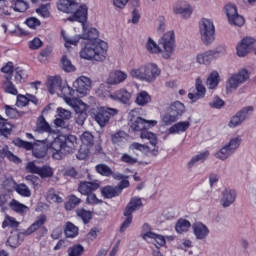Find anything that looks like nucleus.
I'll use <instances>...</instances> for the list:
<instances>
[{
  "instance_id": "obj_10",
  "label": "nucleus",
  "mask_w": 256,
  "mask_h": 256,
  "mask_svg": "<svg viewBox=\"0 0 256 256\" xmlns=\"http://www.w3.org/2000/svg\"><path fill=\"white\" fill-rule=\"evenodd\" d=\"M243 142V139L241 136H235L230 138V140L215 153L216 159H220V161H227L231 155H234V153L241 147V143Z\"/></svg>"
},
{
  "instance_id": "obj_23",
  "label": "nucleus",
  "mask_w": 256,
  "mask_h": 256,
  "mask_svg": "<svg viewBox=\"0 0 256 256\" xmlns=\"http://www.w3.org/2000/svg\"><path fill=\"white\" fill-rule=\"evenodd\" d=\"M154 148H151L149 146L137 143V142H133L132 144H130L129 146V150L130 151H140L141 153H144L145 155H153L154 157H157V155H159V147H157V145L152 146Z\"/></svg>"
},
{
  "instance_id": "obj_53",
  "label": "nucleus",
  "mask_w": 256,
  "mask_h": 256,
  "mask_svg": "<svg viewBox=\"0 0 256 256\" xmlns=\"http://www.w3.org/2000/svg\"><path fill=\"white\" fill-rule=\"evenodd\" d=\"M96 171L97 173H99L100 175H103L104 177H109L113 175V171L109 166H107V164H98L96 166Z\"/></svg>"
},
{
  "instance_id": "obj_32",
  "label": "nucleus",
  "mask_w": 256,
  "mask_h": 256,
  "mask_svg": "<svg viewBox=\"0 0 256 256\" xmlns=\"http://www.w3.org/2000/svg\"><path fill=\"white\" fill-rule=\"evenodd\" d=\"M97 189H99V184L96 182H81L78 187L81 195H89L92 191H97Z\"/></svg>"
},
{
  "instance_id": "obj_55",
  "label": "nucleus",
  "mask_w": 256,
  "mask_h": 256,
  "mask_svg": "<svg viewBox=\"0 0 256 256\" xmlns=\"http://www.w3.org/2000/svg\"><path fill=\"white\" fill-rule=\"evenodd\" d=\"M15 191L22 197H29L31 195V190L25 184H17L15 186Z\"/></svg>"
},
{
  "instance_id": "obj_40",
  "label": "nucleus",
  "mask_w": 256,
  "mask_h": 256,
  "mask_svg": "<svg viewBox=\"0 0 256 256\" xmlns=\"http://www.w3.org/2000/svg\"><path fill=\"white\" fill-rule=\"evenodd\" d=\"M135 103L140 107H145V105L151 103V95L147 91H141L137 94Z\"/></svg>"
},
{
  "instance_id": "obj_6",
  "label": "nucleus",
  "mask_w": 256,
  "mask_h": 256,
  "mask_svg": "<svg viewBox=\"0 0 256 256\" xmlns=\"http://www.w3.org/2000/svg\"><path fill=\"white\" fill-rule=\"evenodd\" d=\"M251 79V72L245 68L231 74L226 81V92L234 93L241 85L247 83Z\"/></svg>"
},
{
  "instance_id": "obj_61",
  "label": "nucleus",
  "mask_w": 256,
  "mask_h": 256,
  "mask_svg": "<svg viewBox=\"0 0 256 256\" xmlns=\"http://www.w3.org/2000/svg\"><path fill=\"white\" fill-rule=\"evenodd\" d=\"M77 215L78 217H81L84 223H89V220L91 219V211H87L85 209H78Z\"/></svg>"
},
{
  "instance_id": "obj_58",
  "label": "nucleus",
  "mask_w": 256,
  "mask_h": 256,
  "mask_svg": "<svg viewBox=\"0 0 256 256\" xmlns=\"http://www.w3.org/2000/svg\"><path fill=\"white\" fill-rule=\"evenodd\" d=\"M62 69L67 73H71V71H75V66L71 63V60L67 58V56L62 57Z\"/></svg>"
},
{
  "instance_id": "obj_35",
  "label": "nucleus",
  "mask_w": 256,
  "mask_h": 256,
  "mask_svg": "<svg viewBox=\"0 0 256 256\" xmlns=\"http://www.w3.org/2000/svg\"><path fill=\"white\" fill-rule=\"evenodd\" d=\"M101 193L105 199H113V197L121 195V188H117V186H106L102 188Z\"/></svg>"
},
{
  "instance_id": "obj_1",
  "label": "nucleus",
  "mask_w": 256,
  "mask_h": 256,
  "mask_svg": "<svg viewBox=\"0 0 256 256\" xmlns=\"http://www.w3.org/2000/svg\"><path fill=\"white\" fill-rule=\"evenodd\" d=\"M82 30V35H76L73 38L68 37L65 30L61 31L66 49H69L71 45L77 46L79 41L83 39V46L80 50L81 59H86V61H105L109 46L107 42L99 40V30L89 27L87 23H83Z\"/></svg>"
},
{
  "instance_id": "obj_57",
  "label": "nucleus",
  "mask_w": 256,
  "mask_h": 256,
  "mask_svg": "<svg viewBox=\"0 0 256 256\" xmlns=\"http://www.w3.org/2000/svg\"><path fill=\"white\" fill-rule=\"evenodd\" d=\"M15 73V82L16 83H23L25 79H27V73L22 68L18 67L14 70Z\"/></svg>"
},
{
  "instance_id": "obj_36",
  "label": "nucleus",
  "mask_w": 256,
  "mask_h": 256,
  "mask_svg": "<svg viewBox=\"0 0 256 256\" xmlns=\"http://www.w3.org/2000/svg\"><path fill=\"white\" fill-rule=\"evenodd\" d=\"M168 111L172 112L179 119L185 113V104L175 101L168 107Z\"/></svg>"
},
{
  "instance_id": "obj_38",
  "label": "nucleus",
  "mask_w": 256,
  "mask_h": 256,
  "mask_svg": "<svg viewBox=\"0 0 256 256\" xmlns=\"http://www.w3.org/2000/svg\"><path fill=\"white\" fill-rule=\"evenodd\" d=\"M219 72L213 71L210 73L206 80V86L208 89H217V86L219 85Z\"/></svg>"
},
{
  "instance_id": "obj_22",
  "label": "nucleus",
  "mask_w": 256,
  "mask_h": 256,
  "mask_svg": "<svg viewBox=\"0 0 256 256\" xmlns=\"http://www.w3.org/2000/svg\"><path fill=\"white\" fill-rule=\"evenodd\" d=\"M127 77H129V75L126 72L114 70L110 72L106 83L108 85H121V83H125V81H127Z\"/></svg>"
},
{
  "instance_id": "obj_52",
  "label": "nucleus",
  "mask_w": 256,
  "mask_h": 256,
  "mask_svg": "<svg viewBox=\"0 0 256 256\" xmlns=\"http://www.w3.org/2000/svg\"><path fill=\"white\" fill-rule=\"evenodd\" d=\"M208 105L211 109H223L225 107V101L219 96H214Z\"/></svg>"
},
{
  "instance_id": "obj_63",
  "label": "nucleus",
  "mask_w": 256,
  "mask_h": 256,
  "mask_svg": "<svg viewBox=\"0 0 256 256\" xmlns=\"http://www.w3.org/2000/svg\"><path fill=\"white\" fill-rule=\"evenodd\" d=\"M25 181H27L30 185H32V187L34 189H36V187H39V177L35 176V175H27L25 177Z\"/></svg>"
},
{
  "instance_id": "obj_16",
  "label": "nucleus",
  "mask_w": 256,
  "mask_h": 256,
  "mask_svg": "<svg viewBox=\"0 0 256 256\" xmlns=\"http://www.w3.org/2000/svg\"><path fill=\"white\" fill-rule=\"evenodd\" d=\"M79 95H75V90L65 99V103L74 109L76 114L87 113V104L79 99Z\"/></svg>"
},
{
  "instance_id": "obj_11",
  "label": "nucleus",
  "mask_w": 256,
  "mask_h": 256,
  "mask_svg": "<svg viewBox=\"0 0 256 256\" xmlns=\"http://www.w3.org/2000/svg\"><path fill=\"white\" fill-rule=\"evenodd\" d=\"M224 12L228 19L229 25H234V27H243L245 25V18L239 14L237 11V6L227 4L224 7Z\"/></svg>"
},
{
  "instance_id": "obj_3",
  "label": "nucleus",
  "mask_w": 256,
  "mask_h": 256,
  "mask_svg": "<svg viewBox=\"0 0 256 256\" xmlns=\"http://www.w3.org/2000/svg\"><path fill=\"white\" fill-rule=\"evenodd\" d=\"M155 125H157V120H145L142 117H137L131 120L130 129H132L134 133H139L140 139H146L152 147H155L159 142L157 134L147 130L149 127H155Z\"/></svg>"
},
{
  "instance_id": "obj_21",
  "label": "nucleus",
  "mask_w": 256,
  "mask_h": 256,
  "mask_svg": "<svg viewBox=\"0 0 256 256\" xmlns=\"http://www.w3.org/2000/svg\"><path fill=\"white\" fill-rule=\"evenodd\" d=\"M236 199H237V192L235 190L225 189L221 193L220 205L224 209H227V207H231V205L235 203Z\"/></svg>"
},
{
  "instance_id": "obj_13",
  "label": "nucleus",
  "mask_w": 256,
  "mask_h": 256,
  "mask_svg": "<svg viewBox=\"0 0 256 256\" xmlns=\"http://www.w3.org/2000/svg\"><path fill=\"white\" fill-rule=\"evenodd\" d=\"M256 39L253 37L243 38L236 46V55L240 58H245L254 49Z\"/></svg>"
},
{
  "instance_id": "obj_56",
  "label": "nucleus",
  "mask_w": 256,
  "mask_h": 256,
  "mask_svg": "<svg viewBox=\"0 0 256 256\" xmlns=\"http://www.w3.org/2000/svg\"><path fill=\"white\" fill-rule=\"evenodd\" d=\"M124 217H126V219L120 226V233H125L131 226V223H133V214H124Z\"/></svg>"
},
{
  "instance_id": "obj_34",
  "label": "nucleus",
  "mask_w": 256,
  "mask_h": 256,
  "mask_svg": "<svg viewBox=\"0 0 256 256\" xmlns=\"http://www.w3.org/2000/svg\"><path fill=\"white\" fill-rule=\"evenodd\" d=\"M191 127V123L189 121H181V122H178L174 125H172L168 132L171 134V135H175V134H179V133H185V131H187V129Z\"/></svg>"
},
{
  "instance_id": "obj_42",
  "label": "nucleus",
  "mask_w": 256,
  "mask_h": 256,
  "mask_svg": "<svg viewBox=\"0 0 256 256\" xmlns=\"http://www.w3.org/2000/svg\"><path fill=\"white\" fill-rule=\"evenodd\" d=\"M11 7L16 13H25L29 9V4L25 0H12Z\"/></svg>"
},
{
  "instance_id": "obj_9",
  "label": "nucleus",
  "mask_w": 256,
  "mask_h": 256,
  "mask_svg": "<svg viewBox=\"0 0 256 256\" xmlns=\"http://www.w3.org/2000/svg\"><path fill=\"white\" fill-rule=\"evenodd\" d=\"M160 47L162 48L163 59H171L173 53H175L176 40L175 31L170 30L162 35L158 40Z\"/></svg>"
},
{
  "instance_id": "obj_47",
  "label": "nucleus",
  "mask_w": 256,
  "mask_h": 256,
  "mask_svg": "<svg viewBox=\"0 0 256 256\" xmlns=\"http://www.w3.org/2000/svg\"><path fill=\"white\" fill-rule=\"evenodd\" d=\"M2 227L3 229H6V227H10V229H17V227H19V222L17 219L6 214L4 221L2 222Z\"/></svg>"
},
{
  "instance_id": "obj_44",
  "label": "nucleus",
  "mask_w": 256,
  "mask_h": 256,
  "mask_svg": "<svg viewBox=\"0 0 256 256\" xmlns=\"http://www.w3.org/2000/svg\"><path fill=\"white\" fill-rule=\"evenodd\" d=\"M25 232H20L18 234H12L8 240H7V245H9V247H12V249H17V247H19V245H21V237Z\"/></svg>"
},
{
  "instance_id": "obj_50",
  "label": "nucleus",
  "mask_w": 256,
  "mask_h": 256,
  "mask_svg": "<svg viewBox=\"0 0 256 256\" xmlns=\"http://www.w3.org/2000/svg\"><path fill=\"white\" fill-rule=\"evenodd\" d=\"M79 203H81V199H79L75 195H71L68 197V200L65 203V209L67 211H71V209H75V207H77V205H79Z\"/></svg>"
},
{
  "instance_id": "obj_17",
  "label": "nucleus",
  "mask_w": 256,
  "mask_h": 256,
  "mask_svg": "<svg viewBox=\"0 0 256 256\" xmlns=\"http://www.w3.org/2000/svg\"><path fill=\"white\" fill-rule=\"evenodd\" d=\"M80 139H81L82 145L79 149L78 158L85 159L87 155H89L90 147L93 146V142H94L93 134H91L90 132H84L81 135Z\"/></svg>"
},
{
  "instance_id": "obj_54",
  "label": "nucleus",
  "mask_w": 256,
  "mask_h": 256,
  "mask_svg": "<svg viewBox=\"0 0 256 256\" xmlns=\"http://www.w3.org/2000/svg\"><path fill=\"white\" fill-rule=\"evenodd\" d=\"M13 145L22 149H26V151H31L33 149V143L23 141L21 138L14 139Z\"/></svg>"
},
{
  "instance_id": "obj_26",
  "label": "nucleus",
  "mask_w": 256,
  "mask_h": 256,
  "mask_svg": "<svg viewBox=\"0 0 256 256\" xmlns=\"http://www.w3.org/2000/svg\"><path fill=\"white\" fill-rule=\"evenodd\" d=\"M109 97L110 99H112V101H119L120 103L127 105V103L131 101L132 95L126 89H120L114 92L113 94H109Z\"/></svg>"
},
{
  "instance_id": "obj_51",
  "label": "nucleus",
  "mask_w": 256,
  "mask_h": 256,
  "mask_svg": "<svg viewBox=\"0 0 256 256\" xmlns=\"http://www.w3.org/2000/svg\"><path fill=\"white\" fill-rule=\"evenodd\" d=\"M253 111H255V108L253 106H246L242 108L239 112H237V114L241 117L243 121H247V118L253 115Z\"/></svg>"
},
{
  "instance_id": "obj_39",
  "label": "nucleus",
  "mask_w": 256,
  "mask_h": 256,
  "mask_svg": "<svg viewBox=\"0 0 256 256\" xmlns=\"http://www.w3.org/2000/svg\"><path fill=\"white\" fill-rule=\"evenodd\" d=\"M2 89L5 93H9L10 95H17L18 91L11 82V76H5V81L2 82Z\"/></svg>"
},
{
  "instance_id": "obj_33",
  "label": "nucleus",
  "mask_w": 256,
  "mask_h": 256,
  "mask_svg": "<svg viewBox=\"0 0 256 256\" xmlns=\"http://www.w3.org/2000/svg\"><path fill=\"white\" fill-rule=\"evenodd\" d=\"M128 139L129 134L123 130H118L111 135L113 145H123V143H127Z\"/></svg>"
},
{
  "instance_id": "obj_24",
  "label": "nucleus",
  "mask_w": 256,
  "mask_h": 256,
  "mask_svg": "<svg viewBox=\"0 0 256 256\" xmlns=\"http://www.w3.org/2000/svg\"><path fill=\"white\" fill-rule=\"evenodd\" d=\"M57 7L59 11H62V13H67L68 15H71L77 10V7H79V3L76 2V0H59Z\"/></svg>"
},
{
  "instance_id": "obj_37",
  "label": "nucleus",
  "mask_w": 256,
  "mask_h": 256,
  "mask_svg": "<svg viewBox=\"0 0 256 256\" xmlns=\"http://www.w3.org/2000/svg\"><path fill=\"white\" fill-rule=\"evenodd\" d=\"M11 131H13V125L0 115V137H7V135H11Z\"/></svg>"
},
{
  "instance_id": "obj_62",
  "label": "nucleus",
  "mask_w": 256,
  "mask_h": 256,
  "mask_svg": "<svg viewBox=\"0 0 256 256\" xmlns=\"http://www.w3.org/2000/svg\"><path fill=\"white\" fill-rule=\"evenodd\" d=\"M120 161H122V163H127L128 165H135V163H137V158L124 153L122 154Z\"/></svg>"
},
{
  "instance_id": "obj_59",
  "label": "nucleus",
  "mask_w": 256,
  "mask_h": 256,
  "mask_svg": "<svg viewBox=\"0 0 256 256\" xmlns=\"http://www.w3.org/2000/svg\"><path fill=\"white\" fill-rule=\"evenodd\" d=\"M84 248L80 244H75L68 249L69 256H80L83 254Z\"/></svg>"
},
{
  "instance_id": "obj_31",
  "label": "nucleus",
  "mask_w": 256,
  "mask_h": 256,
  "mask_svg": "<svg viewBox=\"0 0 256 256\" xmlns=\"http://www.w3.org/2000/svg\"><path fill=\"white\" fill-rule=\"evenodd\" d=\"M209 158V151H203L193 156L186 164L187 169H193L197 163H203Z\"/></svg>"
},
{
  "instance_id": "obj_20",
  "label": "nucleus",
  "mask_w": 256,
  "mask_h": 256,
  "mask_svg": "<svg viewBox=\"0 0 256 256\" xmlns=\"http://www.w3.org/2000/svg\"><path fill=\"white\" fill-rule=\"evenodd\" d=\"M195 89L197 91L195 94H188V99H190L192 103H197V101H199V99H203L207 93V88L203 85L201 77L196 78Z\"/></svg>"
},
{
  "instance_id": "obj_27",
  "label": "nucleus",
  "mask_w": 256,
  "mask_h": 256,
  "mask_svg": "<svg viewBox=\"0 0 256 256\" xmlns=\"http://www.w3.org/2000/svg\"><path fill=\"white\" fill-rule=\"evenodd\" d=\"M47 223V216L45 214H41L36 218L33 224H31L26 231H24V235H33L36 231H39L41 227H43Z\"/></svg>"
},
{
  "instance_id": "obj_60",
  "label": "nucleus",
  "mask_w": 256,
  "mask_h": 256,
  "mask_svg": "<svg viewBox=\"0 0 256 256\" xmlns=\"http://www.w3.org/2000/svg\"><path fill=\"white\" fill-rule=\"evenodd\" d=\"M210 53H211L213 59H219V57H221V55H225L226 47L223 45H219L215 49L210 50Z\"/></svg>"
},
{
  "instance_id": "obj_18",
  "label": "nucleus",
  "mask_w": 256,
  "mask_h": 256,
  "mask_svg": "<svg viewBox=\"0 0 256 256\" xmlns=\"http://www.w3.org/2000/svg\"><path fill=\"white\" fill-rule=\"evenodd\" d=\"M192 231L197 241H206L207 237H209L211 233L209 226L203 222H195L192 225Z\"/></svg>"
},
{
  "instance_id": "obj_29",
  "label": "nucleus",
  "mask_w": 256,
  "mask_h": 256,
  "mask_svg": "<svg viewBox=\"0 0 256 256\" xmlns=\"http://www.w3.org/2000/svg\"><path fill=\"white\" fill-rule=\"evenodd\" d=\"M5 157L6 159H8V161H11L12 163H21V158L11 152L9 150V146L7 145L0 148L1 163L3 162V159H5Z\"/></svg>"
},
{
  "instance_id": "obj_7",
  "label": "nucleus",
  "mask_w": 256,
  "mask_h": 256,
  "mask_svg": "<svg viewBox=\"0 0 256 256\" xmlns=\"http://www.w3.org/2000/svg\"><path fill=\"white\" fill-rule=\"evenodd\" d=\"M47 87L51 95H58L62 97L64 101L73 93V89L67 84H63V80L60 76L51 77L47 81Z\"/></svg>"
},
{
  "instance_id": "obj_8",
  "label": "nucleus",
  "mask_w": 256,
  "mask_h": 256,
  "mask_svg": "<svg viewBox=\"0 0 256 256\" xmlns=\"http://www.w3.org/2000/svg\"><path fill=\"white\" fill-rule=\"evenodd\" d=\"M199 34L203 45H213L215 41V22L209 18H202L199 21Z\"/></svg>"
},
{
  "instance_id": "obj_46",
  "label": "nucleus",
  "mask_w": 256,
  "mask_h": 256,
  "mask_svg": "<svg viewBox=\"0 0 256 256\" xmlns=\"http://www.w3.org/2000/svg\"><path fill=\"white\" fill-rule=\"evenodd\" d=\"M178 120L179 118L168 109H167V113H165L161 117L162 124L166 126L172 125V123H175Z\"/></svg>"
},
{
  "instance_id": "obj_19",
  "label": "nucleus",
  "mask_w": 256,
  "mask_h": 256,
  "mask_svg": "<svg viewBox=\"0 0 256 256\" xmlns=\"http://www.w3.org/2000/svg\"><path fill=\"white\" fill-rule=\"evenodd\" d=\"M89 8L85 4H78L76 10L72 13V16L68 17V21H78L83 26V23H87Z\"/></svg>"
},
{
  "instance_id": "obj_49",
  "label": "nucleus",
  "mask_w": 256,
  "mask_h": 256,
  "mask_svg": "<svg viewBox=\"0 0 256 256\" xmlns=\"http://www.w3.org/2000/svg\"><path fill=\"white\" fill-rule=\"evenodd\" d=\"M245 123L244 120H242L241 116L236 113L234 116H232L228 122L229 129H237V127H241Z\"/></svg>"
},
{
  "instance_id": "obj_43",
  "label": "nucleus",
  "mask_w": 256,
  "mask_h": 256,
  "mask_svg": "<svg viewBox=\"0 0 256 256\" xmlns=\"http://www.w3.org/2000/svg\"><path fill=\"white\" fill-rule=\"evenodd\" d=\"M64 233L66 237L73 239L76 235H79V228L71 222H67L64 227Z\"/></svg>"
},
{
  "instance_id": "obj_48",
  "label": "nucleus",
  "mask_w": 256,
  "mask_h": 256,
  "mask_svg": "<svg viewBox=\"0 0 256 256\" xmlns=\"http://www.w3.org/2000/svg\"><path fill=\"white\" fill-rule=\"evenodd\" d=\"M191 227V222H189V220H185V219H180L178 220V222L176 223V231L178 233H187V231H189Z\"/></svg>"
},
{
  "instance_id": "obj_25",
  "label": "nucleus",
  "mask_w": 256,
  "mask_h": 256,
  "mask_svg": "<svg viewBox=\"0 0 256 256\" xmlns=\"http://www.w3.org/2000/svg\"><path fill=\"white\" fill-rule=\"evenodd\" d=\"M173 12L175 15H181L183 19H189L193 15V8L188 2H179L174 6Z\"/></svg>"
},
{
  "instance_id": "obj_2",
  "label": "nucleus",
  "mask_w": 256,
  "mask_h": 256,
  "mask_svg": "<svg viewBox=\"0 0 256 256\" xmlns=\"http://www.w3.org/2000/svg\"><path fill=\"white\" fill-rule=\"evenodd\" d=\"M36 131L38 133H48L47 139L42 143L46 149L52 151V157L54 159H63L65 155H71L75 153L77 149V137L75 135H57L49 122L45 120V117L40 116L37 120Z\"/></svg>"
},
{
  "instance_id": "obj_5",
  "label": "nucleus",
  "mask_w": 256,
  "mask_h": 256,
  "mask_svg": "<svg viewBox=\"0 0 256 256\" xmlns=\"http://www.w3.org/2000/svg\"><path fill=\"white\" fill-rule=\"evenodd\" d=\"M142 231V239H144V241H146L147 243H154L156 246V249L153 250L152 255L163 256V254L159 250V247H165V244L167 243V240H165V236L151 231V226H149V224H144L142 227Z\"/></svg>"
},
{
  "instance_id": "obj_4",
  "label": "nucleus",
  "mask_w": 256,
  "mask_h": 256,
  "mask_svg": "<svg viewBox=\"0 0 256 256\" xmlns=\"http://www.w3.org/2000/svg\"><path fill=\"white\" fill-rule=\"evenodd\" d=\"M132 79L137 81H145V83H154L157 78L161 77V68L155 63H147L138 67L132 68L129 71Z\"/></svg>"
},
{
  "instance_id": "obj_30",
  "label": "nucleus",
  "mask_w": 256,
  "mask_h": 256,
  "mask_svg": "<svg viewBox=\"0 0 256 256\" xmlns=\"http://www.w3.org/2000/svg\"><path fill=\"white\" fill-rule=\"evenodd\" d=\"M141 207H143V202L141 201V198L133 197L126 206L124 210V215H133V213H135L137 209H141Z\"/></svg>"
},
{
  "instance_id": "obj_15",
  "label": "nucleus",
  "mask_w": 256,
  "mask_h": 256,
  "mask_svg": "<svg viewBox=\"0 0 256 256\" xmlns=\"http://www.w3.org/2000/svg\"><path fill=\"white\" fill-rule=\"evenodd\" d=\"M26 171L28 173H33L35 175H39L41 179H48L53 175V168L51 166H36L35 162H28L26 165Z\"/></svg>"
},
{
  "instance_id": "obj_14",
  "label": "nucleus",
  "mask_w": 256,
  "mask_h": 256,
  "mask_svg": "<svg viewBox=\"0 0 256 256\" xmlns=\"http://www.w3.org/2000/svg\"><path fill=\"white\" fill-rule=\"evenodd\" d=\"M75 95H79V97H85L89 93L91 89V79L85 76H80L73 83Z\"/></svg>"
},
{
  "instance_id": "obj_12",
  "label": "nucleus",
  "mask_w": 256,
  "mask_h": 256,
  "mask_svg": "<svg viewBox=\"0 0 256 256\" xmlns=\"http://www.w3.org/2000/svg\"><path fill=\"white\" fill-rule=\"evenodd\" d=\"M119 113L118 109L115 108H109V107H100L98 108V111L96 114H94V119L100 127H105L107 123H109V120L111 117H115Z\"/></svg>"
},
{
  "instance_id": "obj_45",
  "label": "nucleus",
  "mask_w": 256,
  "mask_h": 256,
  "mask_svg": "<svg viewBox=\"0 0 256 256\" xmlns=\"http://www.w3.org/2000/svg\"><path fill=\"white\" fill-rule=\"evenodd\" d=\"M9 207L12 209V211H15V213L23 214L26 211H29V207H27L24 204H21L19 201L15 200V199H13L9 203Z\"/></svg>"
},
{
  "instance_id": "obj_41",
  "label": "nucleus",
  "mask_w": 256,
  "mask_h": 256,
  "mask_svg": "<svg viewBox=\"0 0 256 256\" xmlns=\"http://www.w3.org/2000/svg\"><path fill=\"white\" fill-rule=\"evenodd\" d=\"M146 51H148V53H152V55H157L158 53L162 54L163 50L159 44L153 40V38H148L146 42Z\"/></svg>"
},
{
  "instance_id": "obj_28",
  "label": "nucleus",
  "mask_w": 256,
  "mask_h": 256,
  "mask_svg": "<svg viewBox=\"0 0 256 256\" xmlns=\"http://www.w3.org/2000/svg\"><path fill=\"white\" fill-rule=\"evenodd\" d=\"M195 61L198 65H205L206 67H209V65H211L215 59L213 58L211 51L208 50L196 54Z\"/></svg>"
},
{
  "instance_id": "obj_64",
  "label": "nucleus",
  "mask_w": 256,
  "mask_h": 256,
  "mask_svg": "<svg viewBox=\"0 0 256 256\" xmlns=\"http://www.w3.org/2000/svg\"><path fill=\"white\" fill-rule=\"evenodd\" d=\"M57 113H58V117L66 121H68V119H71L72 117L71 111L66 110L64 108H58Z\"/></svg>"
}]
</instances>
